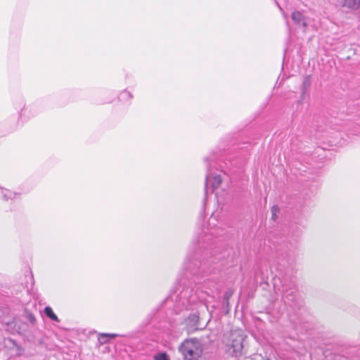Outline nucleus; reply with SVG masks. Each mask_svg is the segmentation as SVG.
<instances>
[{"label": "nucleus", "instance_id": "obj_1", "mask_svg": "<svg viewBox=\"0 0 360 360\" xmlns=\"http://www.w3.org/2000/svg\"><path fill=\"white\" fill-rule=\"evenodd\" d=\"M215 283L204 281L202 287L193 283L187 277L181 278L165 300L169 307H172L176 314L184 311L191 312L186 319V325L191 328H197L200 311L207 309L208 298L213 297Z\"/></svg>", "mask_w": 360, "mask_h": 360}, {"label": "nucleus", "instance_id": "obj_2", "mask_svg": "<svg viewBox=\"0 0 360 360\" xmlns=\"http://www.w3.org/2000/svg\"><path fill=\"white\" fill-rule=\"evenodd\" d=\"M213 213L206 225H202L197 237L192 242L184 262V267L193 276H200L208 272L210 259L213 256L214 238L224 234L222 223Z\"/></svg>", "mask_w": 360, "mask_h": 360}, {"label": "nucleus", "instance_id": "obj_3", "mask_svg": "<svg viewBox=\"0 0 360 360\" xmlns=\"http://www.w3.org/2000/svg\"><path fill=\"white\" fill-rule=\"evenodd\" d=\"M274 291L276 294L281 293L284 304L292 308L299 307L297 303V288L293 282L283 283V281L274 278Z\"/></svg>", "mask_w": 360, "mask_h": 360}, {"label": "nucleus", "instance_id": "obj_4", "mask_svg": "<svg viewBox=\"0 0 360 360\" xmlns=\"http://www.w3.org/2000/svg\"><path fill=\"white\" fill-rule=\"evenodd\" d=\"M205 161L207 162V172L206 175V180L205 184V197L203 200V207L205 206L207 195L209 193H212L215 188H217L221 184L222 178L221 172L223 171L215 172L213 171L212 164L213 158H205Z\"/></svg>", "mask_w": 360, "mask_h": 360}, {"label": "nucleus", "instance_id": "obj_5", "mask_svg": "<svg viewBox=\"0 0 360 360\" xmlns=\"http://www.w3.org/2000/svg\"><path fill=\"white\" fill-rule=\"evenodd\" d=\"M179 350L185 360H196L202 353V344L197 338L185 340Z\"/></svg>", "mask_w": 360, "mask_h": 360}, {"label": "nucleus", "instance_id": "obj_6", "mask_svg": "<svg viewBox=\"0 0 360 360\" xmlns=\"http://www.w3.org/2000/svg\"><path fill=\"white\" fill-rule=\"evenodd\" d=\"M246 335L241 330L232 331L226 345V352L232 356H240L243 354V342Z\"/></svg>", "mask_w": 360, "mask_h": 360}, {"label": "nucleus", "instance_id": "obj_7", "mask_svg": "<svg viewBox=\"0 0 360 360\" xmlns=\"http://www.w3.org/2000/svg\"><path fill=\"white\" fill-rule=\"evenodd\" d=\"M295 253L293 250L286 247L277 250V263L278 271H282L292 266L295 261Z\"/></svg>", "mask_w": 360, "mask_h": 360}, {"label": "nucleus", "instance_id": "obj_8", "mask_svg": "<svg viewBox=\"0 0 360 360\" xmlns=\"http://www.w3.org/2000/svg\"><path fill=\"white\" fill-rule=\"evenodd\" d=\"M39 111L34 105H25L18 113V122H25L35 117Z\"/></svg>", "mask_w": 360, "mask_h": 360}, {"label": "nucleus", "instance_id": "obj_9", "mask_svg": "<svg viewBox=\"0 0 360 360\" xmlns=\"http://www.w3.org/2000/svg\"><path fill=\"white\" fill-rule=\"evenodd\" d=\"M337 6L357 10L360 8V0H335Z\"/></svg>", "mask_w": 360, "mask_h": 360}, {"label": "nucleus", "instance_id": "obj_10", "mask_svg": "<svg viewBox=\"0 0 360 360\" xmlns=\"http://www.w3.org/2000/svg\"><path fill=\"white\" fill-rule=\"evenodd\" d=\"M292 20L298 26L305 29L307 26L304 15L300 11H293L291 15Z\"/></svg>", "mask_w": 360, "mask_h": 360}, {"label": "nucleus", "instance_id": "obj_11", "mask_svg": "<svg viewBox=\"0 0 360 360\" xmlns=\"http://www.w3.org/2000/svg\"><path fill=\"white\" fill-rule=\"evenodd\" d=\"M234 290L233 289H228L223 295L222 305L226 309V313H229L230 310L229 300L233 296Z\"/></svg>", "mask_w": 360, "mask_h": 360}, {"label": "nucleus", "instance_id": "obj_12", "mask_svg": "<svg viewBox=\"0 0 360 360\" xmlns=\"http://www.w3.org/2000/svg\"><path fill=\"white\" fill-rule=\"evenodd\" d=\"M120 336L115 333H101L98 335V340L100 345L107 343L110 339Z\"/></svg>", "mask_w": 360, "mask_h": 360}, {"label": "nucleus", "instance_id": "obj_13", "mask_svg": "<svg viewBox=\"0 0 360 360\" xmlns=\"http://www.w3.org/2000/svg\"><path fill=\"white\" fill-rule=\"evenodd\" d=\"M44 314L49 318L51 320L59 322L60 320L58 318V316L56 315V314L53 312V309L50 307H46L44 310Z\"/></svg>", "mask_w": 360, "mask_h": 360}, {"label": "nucleus", "instance_id": "obj_14", "mask_svg": "<svg viewBox=\"0 0 360 360\" xmlns=\"http://www.w3.org/2000/svg\"><path fill=\"white\" fill-rule=\"evenodd\" d=\"M2 190V198L4 200H8L9 199H13L18 195L15 192H13L11 191L4 189L1 188Z\"/></svg>", "mask_w": 360, "mask_h": 360}, {"label": "nucleus", "instance_id": "obj_15", "mask_svg": "<svg viewBox=\"0 0 360 360\" xmlns=\"http://www.w3.org/2000/svg\"><path fill=\"white\" fill-rule=\"evenodd\" d=\"M311 85V80L309 77H304L302 82V94H305Z\"/></svg>", "mask_w": 360, "mask_h": 360}, {"label": "nucleus", "instance_id": "obj_16", "mask_svg": "<svg viewBox=\"0 0 360 360\" xmlns=\"http://www.w3.org/2000/svg\"><path fill=\"white\" fill-rule=\"evenodd\" d=\"M132 98V95L127 90L123 91L119 96V99L122 101L130 100Z\"/></svg>", "mask_w": 360, "mask_h": 360}, {"label": "nucleus", "instance_id": "obj_17", "mask_svg": "<svg viewBox=\"0 0 360 360\" xmlns=\"http://www.w3.org/2000/svg\"><path fill=\"white\" fill-rule=\"evenodd\" d=\"M154 360H169V356L166 352H158L153 356Z\"/></svg>", "mask_w": 360, "mask_h": 360}, {"label": "nucleus", "instance_id": "obj_18", "mask_svg": "<svg viewBox=\"0 0 360 360\" xmlns=\"http://www.w3.org/2000/svg\"><path fill=\"white\" fill-rule=\"evenodd\" d=\"M279 211H280L279 207L277 205H274L271 207V219L274 221H276V219H277V213H278Z\"/></svg>", "mask_w": 360, "mask_h": 360}, {"label": "nucleus", "instance_id": "obj_19", "mask_svg": "<svg viewBox=\"0 0 360 360\" xmlns=\"http://www.w3.org/2000/svg\"><path fill=\"white\" fill-rule=\"evenodd\" d=\"M27 319L29 320V321L32 323V324H34L35 323V321H36V319H35V317L34 316L33 314H28L27 315Z\"/></svg>", "mask_w": 360, "mask_h": 360}, {"label": "nucleus", "instance_id": "obj_20", "mask_svg": "<svg viewBox=\"0 0 360 360\" xmlns=\"http://www.w3.org/2000/svg\"><path fill=\"white\" fill-rule=\"evenodd\" d=\"M262 281L264 283H266V280H265V276L262 274Z\"/></svg>", "mask_w": 360, "mask_h": 360}, {"label": "nucleus", "instance_id": "obj_21", "mask_svg": "<svg viewBox=\"0 0 360 360\" xmlns=\"http://www.w3.org/2000/svg\"><path fill=\"white\" fill-rule=\"evenodd\" d=\"M259 357L261 358V360H271L270 359H265L262 357L261 355H259Z\"/></svg>", "mask_w": 360, "mask_h": 360}, {"label": "nucleus", "instance_id": "obj_22", "mask_svg": "<svg viewBox=\"0 0 360 360\" xmlns=\"http://www.w3.org/2000/svg\"><path fill=\"white\" fill-rule=\"evenodd\" d=\"M274 1H275V2H276V5L279 7V8H281V7H280V6H279V4H278V1H277L276 0H274Z\"/></svg>", "mask_w": 360, "mask_h": 360}]
</instances>
